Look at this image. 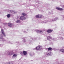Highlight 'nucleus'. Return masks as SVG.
<instances>
[{"label": "nucleus", "mask_w": 64, "mask_h": 64, "mask_svg": "<svg viewBox=\"0 0 64 64\" xmlns=\"http://www.w3.org/2000/svg\"><path fill=\"white\" fill-rule=\"evenodd\" d=\"M58 19V18H57L53 17L52 20H50V21L48 20L47 21V22H49V21L50 22H54V21H56V20Z\"/></svg>", "instance_id": "f257e3e1"}, {"label": "nucleus", "mask_w": 64, "mask_h": 64, "mask_svg": "<svg viewBox=\"0 0 64 64\" xmlns=\"http://www.w3.org/2000/svg\"><path fill=\"white\" fill-rule=\"evenodd\" d=\"M42 48V47L38 46H37L35 48V49L36 50H40Z\"/></svg>", "instance_id": "f03ea898"}, {"label": "nucleus", "mask_w": 64, "mask_h": 64, "mask_svg": "<svg viewBox=\"0 0 64 64\" xmlns=\"http://www.w3.org/2000/svg\"><path fill=\"white\" fill-rule=\"evenodd\" d=\"M3 38V35H2V34H1L0 35V39H2V41L4 42V41H5L6 40H5L4 38Z\"/></svg>", "instance_id": "7ed1b4c3"}, {"label": "nucleus", "mask_w": 64, "mask_h": 64, "mask_svg": "<svg viewBox=\"0 0 64 64\" xmlns=\"http://www.w3.org/2000/svg\"><path fill=\"white\" fill-rule=\"evenodd\" d=\"M26 17L24 16H22L20 17V18L22 20H24L26 19Z\"/></svg>", "instance_id": "20e7f679"}, {"label": "nucleus", "mask_w": 64, "mask_h": 64, "mask_svg": "<svg viewBox=\"0 0 64 64\" xmlns=\"http://www.w3.org/2000/svg\"><path fill=\"white\" fill-rule=\"evenodd\" d=\"M50 54L49 53H49H44V56H47V55H48V56H49L50 55Z\"/></svg>", "instance_id": "39448f33"}, {"label": "nucleus", "mask_w": 64, "mask_h": 64, "mask_svg": "<svg viewBox=\"0 0 64 64\" xmlns=\"http://www.w3.org/2000/svg\"><path fill=\"white\" fill-rule=\"evenodd\" d=\"M48 40H52V38L50 36H48L47 37Z\"/></svg>", "instance_id": "423d86ee"}, {"label": "nucleus", "mask_w": 64, "mask_h": 64, "mask_svg": "<svg viewBox=\"0 0 64 64\" xmlns=\"http://www.w3.org/2000/svg\"><path fill=\"white\" fill-rule=\"evenodd\" d=\"M56 9L57 10H60V11H62V10H63L62 8H61L56 7Z\"/></svg>", "instance_id": "0eeeda50"}, {"label": "nucleus", "mask_w": 64, "mask_h": 64, "mask_svg": "<svg viewBox=\"0 0 64 64\" xmlns=\"http://www.w3.org/2000/svg\"><path fill=\"white\" fill-rule=\"evenodd\" d=\"M8 24V26H9V27H12V25L11 23L9 22Z\"/></svg>", "instance_id": "6e6552de"}, {"label": "nucleus", "mask_w": 64, "mask_h": 64, "mask_svg": "<svg viewBox=\"0 0 64 64\" xmlns=\"http://www.w3.org/2000/svg\"><path fill=\"white\" fill-rule=\"evenodd\" d=\"M23 53L24 55H26L27 54V52L24 51L23 52Z\"/></svg>", "instance_id": "1a4fd4ad"}, {"label": "nucleus", "mask_w": 64, "mask_h": 64, "mask_svg": "<svg viewBox=\"0 0 64 64\" xmlns=\"http://www.w3.org/2000/svg\"><path fill=\"white\" fill-rule=\"evenodd\" d=\"M36 32H42V30H36Z\"/></svg>", "instance_id": "9d476101"}, {"label": "nucleus", "mask_w": 64, "mask_h": 64, "mask_svg": "<svg viewBox=\"0 0 64 64\" xmlns=\"http://www.w3.org/2000/svg\"><path fill=\"white\" fill-rule=\"evenodd\" d=\"M60 51L62 53H64V49H62L60 50Z\"/></svg>", "instance_id": "9b49d317"}, {"label": "nucleus", "mask_w": 64, "mask_h": 64, "mask_svg": "<svg viewBox=\"0 0 64 64\" xmlns=\"http://www.w3.org/2000/svg\"><path fill=\"white\" fill-rule=\"evenodd\" d=\"M39 18H42V17H43V16H42L41 14H39Z\"/></svg>", "instance_id": "f8f14e48"}, {"label": "nucleus", "mask_w": 64, "mask_h": 64, "mask_svg": "<svg viewBox=\"0 0 64 64\" xmlns=\"http://www.w3.org/2000/svg\"><path fill=\"white\" fill-rule=\"evenodd\" d=\"M17 54H14L13 56L12 57V58H14V57H17Z\"/></svg>", "instance_id": "ddd939ff"}, {"label": "nucleus", "mask_w": 64, "mask_h": 64, "mask_svg": "<svg viewBox=\"0 0 64 64\" xmlns=\"http://www.w3.org/2000/svg\"><path fill=\"white\" fill-rule=\"evenodd\" d=\"M52 31H53V30H47V32H52Z\"/></svg>", "instance_id": "4468645a"}, {"label": "nucleus", "mask_w": 64, "mask_h": 64, "mask_svg": "<svg viewBox=\"0 0 64 64\" xmlns=\"http://www.w3.org/2000/svg\"><path fill=\"white\" fill-rule=\"evenodd\" d=\"M52 50V48H49L47 49V51H50V50Z\"/></svg>", "instance_id": "2eb2a0df"}, {"label": "nucleus", "mask_w": 64, "mask_h": 64, "mask_svg": "<svg viewBox=\"0 0 64 64\" xmlns=\"http://www.w3.org/2000/svg\"><path fill=\"white\" fill-rule=\"evenodd\" d=\"M31 40H30V41H29L28 42V43H29V44H32V41H31Z\"/></svg>", "instance_id": "dca6fc26"}, {"label": "nucleus", "mask_w": 64, "mask_h": 64, "mask_svg": "<svg viewBox=\"0 0 64 64\" xmlns=\"http://www.w3.org/2000/svg\"><path fill=\"white\" fill-rule=\"evenodd\" d=\"M7 16L8 18H10V15L9 14H8L7 15Z\"/></svg>", "instance_id": "f3484780"}, {"label": "nucleus", "mask_w": 64, "mask_h": 64, "mask_svg": "<svg viewBox=\"0 0 64 64\" xmlns=\"http://www.w3.org/2000/svg\"><path fill=\"white\" fill-rule=\"evenodd\" d=\"M20 20H18L16 21V23H19V22H20Z\"/></svg>", "instance_id": "a211bd4d"}, {"label": "nucleus", "mask_w": 64, "mask_h": 64, "mask_svg": "<svg viewBox=\"0 0 64 64\" xmlns=\"http://www.w3.org/2000/svg\"><path fill=\"white\" fill-rule=\"evenodd\" d=\"M10 12L12 13H14V14L15 13V12L13 10H10Z\"/></svg>", "instance_id": "6ab92c4d"}, {"label": "nucleus", "mask_w": 64, "mask_h": 64, "mask_svg": "<svg viewBox=\"0 0 64 64\" xmlns=\"http://www.w3.org/2000/svg\"><path fill=\"white\" fill-rule=\"evenodd\" d=\"M22 16H25V15H26V14L24 13H22Z\"/></svg>", "instance_id": "aec40b11"}, {"label": "nucleus", "mask_w": 64, "mask_h": 64, "mask_svg": "<svg viewBox=\"0 0 64 64\" xmlns=\"http://www.w3.org/2000/svg\"><path fill=\"white\" fill-rule=\"evenodd\" d=\"M39 15H37L36 16V18H39Z\"/></svg>", "instance_id": "412c9836"}, {"label": "nucleus", "mask_w": 64, "mask_h": 64, "mask_svg": "<svg viewBox=\"0 0 64 64\" xmlns=\"http://www.w3.org/2000/svg\"><path fill=\"white\" fill-rule=\"evenodd\" d=\"M8 54V55H12L13 54L12 53V52H10Z\"/></svg>", "instance_id": "4be33fe9"}, {"label": "nucleus", "mask_w": 64, "mask_h": 64, "mask_svg": "<svg viewBox=\"0 0 64 64\" xmlns=\"http://www.w3.org/2000/svg\"><path fill=\"white\" fill-rule=\"evenodd\" d=\"M2 34L4 35V36H6V35H5V34L4 33V32H2Z\"/></svg>", "instance_id": "5701e85b"}, {"label": "nucleus", "mask_w": 64, "mask_h": 64, "mask_svg": "<svg viewBox=\"0 0 64 64\" xmlns=\"http://www.w3.org/2000/svg\"><path fill=\"white\" fill-rule=\"evenodd\" d=\"M49 54H50V56H51L52 55V53H51V52H49Z\"/></svg>", "instance_id": "b1692460"}, {"label": "nucleus", "mask_w": 64, "mask_h": 64, "mask_svg": "<svg viewBox=\"0 0 64 64\" xmlns=\"http://www.w3.org/2000/svg\"><path fill=\"white\" fill-rule=\"evenodd\" d=\"M59 39H61V40H64V38H59Z\"/></svg>", "instance_id": "393cba45"}, {"label": "nucleus", "mask_w": 64, "mask_h": 64, "mask_svg": "<svg viewBox=\"0 0 64 64\" xmlns=\"http://www.w3.org/2000/svg\"><path fill=\"white\" fill-rule=\"evenodd\" d=\"M34 40H39V38H34Z\"/></svg>", "instance_id": "a878e982"}, {"label": "nucleus", "mask_w": 64, "mask_h": 64, "mask_svg": "<svg viewBox=\"0 0 64 64\" xmlns=\"http://www.w3.org/2000/svg\"><path fill=\"white\" fill-rule=\"evenodd\" d=\"M24 39H23V41L24 42H25V38H24Z\"/></svg>", "instance_id": "bb28decb"}, {"label": "nucleus", "mask_w": 64, "mask_h": 64, "mask_svg": "<svg viewBox=\"0 0 64 64\" xmlns=\"http://www.w3.org/2000/svg\"><path fill=\"white\" fill-rule=\"evenodd\" d=\"M2 32H4V30H3V29H2V30H1Z\"/></svg>", "instance_id": "cd10ccee"}, {"label": "nucleus", "mask_w": 64, "mask_h": 64, "mask_svg": "<svg viewBox=\"0 0 64 64\" xmlns=\"http://www.w3.org/2000/svg\"><path fill=\"white\" fill-rule=\"evenodd\" d=\"M46 22H46V20L45 21H44V23H46Z\"/></svg>", "instance_id": "c85d7f7f"}, {"label": "nucleus", "mask_w": 64, "mask_h": 64, "mask_svg": "<svg viewBox=\"0 0 64 64\" xmlns=\"http://www.w3.org/2000/svg\"><path fill=\"white\" fill-rule=\"evenodd\" d=\"M48 14H51V12H48Z\"/></svg>", "instance_id": "c756f323"}, {"label": "nucleus", "mask_w": 64, "mask_h": 64, "mask_svg": "<svg viewBox=\"0 0 64 64\" xmlns=\"http://www.w3.org/2000/svg\"><path fill=\"white\" fill-rule=\"evenodd\" d=\"M30 56H32V55H31V53H30Z\"/></svg>", "instance_id": "7c9ffc66"}, {"label": "nucleus", "mask_w": 64, "mask_h": 64, "mask_svg": "<svg viewBox=\"0 0 64 64\" xmlns=\"http://www.w3.org/2000/svg\"><path fill=\"white\" fill-rule=\"evenodd\" d=\"M53 40H55V39L54 38V39H53Z\"/></svg>", "instance_id": "2f4dec72"}, {"label": "nucleus", "mask_w": 64, "mask_h": 64, "mask_svg": "<svg viewBox=\"0 0 64 64\" xmlns=\"http://www.w3.org/2000/svg\"><path fill=\"white\" fill-rule=\"evenodd\" d=\"M32 39V40H33V39H32V38H31L30 39V40H31Z\"/></svg>", "instance_id": "473e14b6"}, {"label": "nucleus", "mask_w": 64, "mask_h": 64, "mask_svg": "<svg viewBox=\"0 0 64 64\" xmlns=\"http://www.w3.org/2000/svg\"><path fill=\"white\" fill-rule=\"evenodd\" d=\"M2 46V45H0V46Z\"/></svg>", "instance_id": "72a5a7b5"}, {"label": "nucleus", "mask_w": 64, "mask_h": 64, "mask_svg": "<svg viewBox=\"0 0 64 64\" xmlns=\"http://www.w3.org/2000/svg\"><path fill=\"white\" fill-rule=\"evenodd\" d=\"M7 52H6V54H7Z\"/></svg>", "instance_id": "f704fd0d"}, {"label": "nucleus", "mask_w": 64, "mask_h": 64, "mask_svg": "<svg viewBox=\"0 0 64 64\" xmlns=\"http://www.w3.org/2000/svg\"><path fill=\"white\" fill-rule=\"evenodd\" d=\"M1 21V20H0V22Z\"/></svg>", "instance_id": "c9c22d12"}, {"label": "nucleus", "mask_w": 64, "mask_h": 64, "mask_svg": "<svg viewBox=\"0 0 64 64\" xmlns=\"http://www.w3.org/2000/svg\"><path fill=\"white\" fill-rule=\"evenodd\" d=\"M0 13H1V12H0Z\"/></svg>", "instance_id": "e433bc0d"}, {"label": "nucleus", "mask_w": 64, "mask_h": 64, "mask_svg": "<svg viewBox=\"0 0 64 64\" xmlns=\"http://www.w3.org/2000/svg\"><path fill=\"white\" fill-rule=\"evenodd\" d=\"M17 43H18V42H17Z\"/></svg>", "instance_id": "4c0bfd02"}]
</instances>
